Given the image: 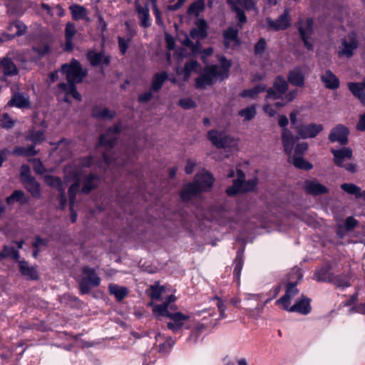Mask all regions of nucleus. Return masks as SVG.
Returning <instances> with one entry per match:
<instances>
[{"label": "nucleus", "instance_id": "16", "mask_svg": "<svg viewBox=\"0 0 365 365\" xmlns=\"http://www.w3.org/2000/svg\"><path fill=\"white\" fill-rule=\"evenodd\" d=\"M44 180L48 185L56 188L61 193L59 200L61 206L63 207L66 204V197L64 193L66 188L65 183L63 182L58 177L50 175H45Z\"/></svg>", "mask_w": 365, "mask_h": 365}, {"label": "nucleus", "instance_id": "38", "mask_svg": "<svg viewBox=\"0 0 365 365\" xmlns=\"http://www.w3.org/2000/svg\"><path fill=\"white\" fill-rule=\"evenodd\" d=\"M37 153L34 145H29L28 147L17 146L13 151L12 154L16 156L30 157L34 156Z\"/></svg>", "mask_w": 365, "mask_h": 365}, {"label": "nucleus", "instance_id": "13", "mask_svg": "<svg viewBox=\"0 0 365 365\" xmlns=\"http://www.w3.org/2000/svg\"><path fill=\"white\" fill-rule=\"evenodd\" d=\"M278 123L281 127L284 128L282 133V141L284 152L289 153L295 140L292 133L286 128L288 124V119L285 115H281Z\"/></svg>", "mask_w": 365, "mask_h": 365}, {"label": "nucleus", "instance_id": "53", "mask_svg": "<svg viewBox=\"0 0 365 365\" xmlns=\"http://www.w3.org/2000/svg\"><path fill=\"white\" fill-rule=\"evenodd\" d=\"M274 101L275 100L267 101L266 99L267 103L263 107L264 112L271 117L274 116L277 111V110L274 108V106L272 104V101Z\"/></svg>", "mask_w": 365, "mask_h": 365}, {"label": "nucleus", "instance_id": "21", "mask_svg": "<svg viewBox=\"0 0 365 365\" xmlns=\"http://www.w3.org/2000/svg\"><path fill=\"white\" fill-rule=\"evenodd\" d=\"M17 73V68L11 59L4 58L0 62V80H4L6 76Z\"/></svg>", "mask_w": 365, "mask_h": 365}, {"label": "nucleus", "instance_id": "19", "mask_svg": "<svg viewBox=\"0 0 365 365\" xmlns=\"http://www.w3.org/2000/svg\"><path fill=\"white\" fill-rule=\"evenodd\" d=\"M324 127L322 124L311 123L302 125L298 129V135L301 138H312L316 137Z\"/></svg>", "mask_w": 365, "mask_h": 365}, {"label": "nucleus", "instance_id": "47", "mask_svg": "<svg viewBox=\"0 0 365 365\" xmlns=\"http://www.w3.org/2000/svg\"><path fill=\"white\" fill-rule=\"evenodd\" d=\"M266 88L264 85H258L252 89L245 90L242 93V96L244 98L249 97L255 98L259 93L263 92Z\"/></svg>", "mask_w": 365, "mask_h": 365}, {"label": "nucleus", "instance_id": "31", "mask_svg": "<svg viewBox=\"0 0 365 365\" xmlns=\"http://www.w3.org/2000/svg\"><path fill=\"white\" fill-rule=\"evenodd\" d=\"M136 10L138 11V17L140 20L142 26L147 28L150 26V21L149 19V10L147 6H141L137 0L135 2Z\"/></svg>", "mask_w": 365, "mask_h": 365}, {"label": "nucleus", "instance_id": "17", "mask_svg": "<svg viewBox=\"0 0 365 365\" xmlns=\"http://www.w3.org/2000/svg\"><path fill=\"white\" fill-rule=\"evenodd\" d=\"M349 129L343 125H338L330 132L329 139L331 142H338L341 145L348 143Z\"/></svg>", "mask_w": 365, "mask_h": 365}, {"label": "nucleus", "instance_id": "60", "mask_svg": "<svg viewBox=\"0 0 365 365\" xmlns=\"http://www.w3.org/2000/svg\"><path fill=\"white\" fill-rule=\"evenodd\" d=\"M179 104L184 109H190L195 106V102L189 98L181 99L179 101Z\"/></svg>", "mask_w": 365, "mask_h": 365}, {"label": "nucleus", "instance_id": "6", "mask_svg": "<svg viewBox=\"0 0 365 365\" xmlns=\"http://www.w3.org/2000/svg\"><path fill=\"white\" fill-rule=\"evenodd\" d=\"M244 173L240 170H237V178L233 180L232 185L226 190L227 194L228 195H234L237 193L251 191L256 187L257 183V178H254L246 182L244 181Z\"/></svg>", "mask_w": 365, "mask_h": 365}, {"label": "nucleus", "instance_id": "49", "mask_svg": "<svg viewBox=\"0 0 365 365\" xmlns=\"http://www.w3.org/2000/svg\"><path fill=\"white\" fill-rule=\"evenodd\" d=\"M256 113V107L255 106L244 108L239 112V115L245 120H250L255 116Z\"/></svg>", "mask_w": 365, "mask_h": 365}, {"label": "nucleus", "instance_id": "1", "mask_svg": "<svg viewBox=\"0 0 365 365\" xmlns=\"http://www.w3.org/2000/svg\"><path fill=\"white\" fill-rule=\"evenodd\" d=\"M92 164V158L88 157L82 159L78 163V166L69 165L65 168V180L67 182L74 180L75 182L70 186L68 190L69 200H70V211H71V220L75 222L77 220V214L73 210L75 202V197L79 187L82 185V192H89L94 187L95 177L89 174H86L84 168L89 167Z\"/></svg>", "mask_w": 365, "mask_h": 365}, {"label": "nucleus", "instance_id": "51", "mask_svg": "<svg viewBox=\"0 0 365 365\" xmlns=\"http://www.w3.org/2000/svg\"><path fill=\"white\" fill-rule=\"evenodd\" d=\"M341 188L350 195L358 197L361 188L353 183H344L341 185Z\"/></svg>", "mask_w": 365, "mask_h": 365}, {"label": "nucleus", "instance_id": "37", "mask_svg": "<svg viewBox=\"0 0 365 365\" xmlns=\"http://www.w3.org/2000/svg\"><path fill=\"white\" fill-rule=\"evenodd\" d=\"M26 26L20 21L11 22L7 27L8 31L14 35V37L23 35L26 31Z\"/></svg>", "mask_w": 365, "mask_h": 365}, {"label": "nucleus", "instance_id": "36", "mask_svg": "<svg viewBox=\"0 0 365 365\" xmlns=\"http://www.w3.org/2000/svg\"><path fill=\"white\" fill-rule=\"evenodd\" d=\"M200 67V66L197 63V62L196 61L192 60L185 65L183 71H181L180 72L179 70L178 69L177 74L179 76L183 74V80L187 81L190 78L191 73H197Z\"/></svg>", "mask_w": 365, "mask_h": 365}, {"label": "nucleus", "instance_id": "63", "mask_svg": "<svg viewBox=\"0 0 365 365\" xmlns=\"http://www.w3.org/2000/svg\"><path fill=\"white\" fill-rule=\"evenodd\" d=\"M33 50L39 56H42L46 55L49 51V47L47 44H43L42 46H34Z\"/></svg>", "mask_w": 365, "mask_h": 365}, {"label": "nucleus", "instance_id": "18", "mask_svg": "<svg viewBox=\"0 0 365 365\" xmlns=\"http://www.w3.org/2000/svg\"><path fill=\"white\" fill-rule=\"evenodd\" d=\"M308 67L305 66L294 68L289 73V82L294 86H302L304 85V76L308 73Z\"/></svg>", "mask_w": 365, "mask_h": 365}, {"label": "nucleus", "instance_id": "40", "mask_svg": "<svg viewBox=\"0 0 365 365\" xmlns=\"http://www.w3.org/2000/svg\"><path fill=\"white\" fill-rule=\"evenodd\" d=\"M109 292L111 294L120 301L127 295L128 290L125 287L119 286L115 284H110L108 287Z\"/></svg>", "mask_w": 365, "mask_h": 365}, {"label": "nucleus", "instance_id": "43", "mask_svg": "<svg viewBox=\"0 0 365 365\" xmlns=\"http://www.w3.org/2000/svg\"><path fill=\"white\" fill-rule=\"evenodd\" d=\"M205 9L204 0H197L193 2L187 9L189 16H197Z\"/></svg>", "mask_w": 365, "mask_h": 365}, {"label": "nucleus", "instance_id": "46", "mask_svg": "<svg viewBox=\"0 0 365 365\" xmlns=\"http://www.w3.org/2000/svg\"><path fill=\"white\" fill-rule=\"evenodd\" d=\"M234 264H235L234 277H235V279L238 281L240 279V276L241 274V271L242 269V264H243L242 252H237Z\"/></svg>", "mask_w": 365, "mask_h": 365}, {"label": "nucleus", "instance_id": "28", "mask_svg": "<svg viewBox=\"0 0 365 365\" xmlns=\"http://www.w3.org/2000/svg\"><path fill=\"white\" fill-rule=\"evenodd\" d=\"M212 300L216 301V305L219 311V317L217 319H212L209 322H206V324H209L211 326H215L219 320L226 318L227 307L225 300H223L217 296L213 297Z\"/></svg>", "mask_w": 365, "mask_h": 365}, {"label": "nucleus", "instance_id": "2", "mask_svg": "<svg viewBox=\"0 0 365 365\" xmlns=\"http://www.w3.org/2000/svg\"><path fill=\"white\" fill-rule=\"evenodd\" d=\"M61 72L65 73L68 83H59L57 88V96L59 101L68 102L71 96L80 101L81 95L77 92L75 83L82 81L86 73L82 69L80 63L73 59L69 64L62 66Z\"/></svg>", "mask_w": 365, "mask_h": 365}, {"label": "nucleus", "instance_id": "5", "mask_svg": "<svg viewBox=\"0 0 365 365\" xmlns=\"http://www.w3.org/2000/svg\"><path fill=\"white\" fill-rule=\"evenodd\" d=\"M149 305L153 307V312L155 316L166 317L170 319L168 322L167 327L173 332H176L182 329L190 319V315L189 314H185L180 312H171L170 310H168V304L157 305L150 302Z\"/></svg>", "mask_w": 365, "mask_h": 365}, {"label": "nucleus", "instance_id": "56", "mask_svg": "<svg viewBox=\"0 0 365 365\" xmlns=\"http://www.w3.org/2000/svg\"><path fill=\"white\" fill-rule=\"evenodd\" d=\"M1 124L4 128H10L14 126V121L6 113L3 114L1 119Z\"/></svg>", "mask_w": 365, "mask_h": 365}, {"label": "nucleus", "instance_id": "35", "mask_svg": "<svg viewBox=\"0 0 365 365\" xmlns=\"http://www.w3.org/2000/svg\"><path fill=\"white\" fill-rule=\"evenodd\" d=\"M76 33V29L75 28V26L70 22L67 23L65 29L66 45L64 49L66 51H70L73 49V44L72 42V39Z\"/></svg>", "mask_w": 365, "mask_h": 365}, {"label": "nucleus", "instance_id": "59", "mask_svg": "<svg viewBox=\"0 0 365 365\" xmlns=\"http://www.w3.org/2000/svg\"><path fill=\"white\" fill-rule=\"evenodd\" d=\"M32 177L30 175V169L28 165H23L21 169V179L22 182H25Z\"/></svg>", "mask_w": 365, "mask_h": 365}, {"label": "nucleus", "instance_id": "14", "mask_svg": "<svg viewBox=\"0 0 365 365\" xmlns=\"http://www.w3.org/2000/svg\"><path fill=\"white\" fill-rule=\"evenodd\" d=\"M288 88V83L284 78L277 77L274 81L273 88L267 91V100H279L282 97Z\"/></svg>", "mask_w": 365, "mask_h": 365}, {"label": "nucleus", "instance_id": "3", "mask_svg": "<svg viewBox=\"0 0 365 365\" xmlns=\"http://www.w3.org/2000/svg\"><path fill=\"white\" fill-rule=\"evenodd\" d=\"M220 66H207L203 75L196 79V86L198 88H205L211 85L215 81L222 80L228 77L229 70L231 66L230 61L225 57L220 58Z\"/></svg>", "mask_w": 365, "mask_h": 365}, {"label": "nucleus", "instance_id": "7", "mask_svg": "<svg viewBox=\"0 0 365 365\" xmlns=\"http://www.w3.org/2000/svg\"><path fill=\"white\" fill-rule=\"evenodd\" d=\"M207 138L217 148L238 149V140L230 138L224 132L210 130Z\"/></svg>", "mask_w": 365, "mask_h": 365}, {"label": "nucleus", "instance_id": "32", "mask_svg": "<svg viewBox=\"0 0 365 365\" xmlns=\"http://www.w3.org/2000/svg\"><path fill=\"white\" fill-rule=\"evenodd\" d=\"M348 86L351 93L365 106V81L361 84L349 83Z\"/></svg>", "mask_w": 365, "mask_h": 365}, {"label": "nucleus", "instance_id": "52", "mask_svg": "<svg viewBox=\"0 0 365 365\" xmlns=\"http://www.w3.org/2000/svg\"><path fill=\"white\" fill-rule=\"evenodd\" d=\"M0 256L1 257H9L14 259H19V251L16 250L14 247L5 246L3 252L0 254Z\"/></svg>", "mask_w": 365, "mask_h": 365}, {"label": "nucleus", "instance_id": "55", "mask_svg": "<svg viewBox=\"0 0 365 365\" xmlns=\"http://www.w3.org/2000/svg\"><path fill=\"white\" fill-rule=\"evenodd\" d=\"M93 115L96 118H111L114 115V113L110 112L107 108H103L102 110H94Z\"/></svg>", "mask_w": 365, "mask_h": 365}, {"label": "nucleus", "instance_id": "64", "mask_svg": "<svg viewBox=\"0 0 365 365\" xmlns=\"http://www.w3.org/2000/svg\"><path fill=\"white\" fill-rule=\"evenodd\" d=\"M356 129L359 131L365 130V113L360 115L359 123L356 125Z\"/></svg>", "mask_w": 365, "mask_h": 365}, {"label": "nucleus", "instance_id": "9", "mask_svg": "<svg viewBox=\"0 0 365 365\" xmlns=\"http://www.w3.org/2000/svg\"><path fill=\"white\" fill-rule=\"evenodd\" d=\"M308 148V145L306 143H302L295 147L294 153L292 155V151L289 155V161L296 167L300 169L310 170L312 168V165L306 161L301 155L306 152ZM292 150V148L291 149Z\"/></svg>", "mask_w": 365, "mask_h": 365}, {"label": "nucleus", "instance_id": "8", "mask_svg": "<svg viewBox=\"0 0 365 365\" xmlns=\"http://www.w3.org/2000/svg\"><path fill=\"white\" fill-rule=\"evenodd\" d=\"M334 155V163L339 167H343L351 173L356 172V165L352 163L344 164L345 161L352 158V150L350 148L344 147L340 149H331Z\"/></svg>", "mask_w": 365, "mask_h": 365}, {"label": "nucleus", "instance_id": "54", "mask_svg": "<svg viewBox=\"0 0 365 365\" xmlns=\"http://www.w3.org/2000/svg\"><path fill=\"white\" fill-rule=\"evenodd\" d=\"M174 344L175 341L172 338L168 339L165 343L160 345V352L163 354L168 353L171 349Z\"/></svg>", "mask_w": 365, "mask_h": 365}, {"label": "nucleus", "instance_id": "24", "mask_svg": "<svg viewBox=\"0 0 365 365\" xmlns=\"http://www.w3.org/2000/svg\"><path fill=\"white\" fill-rule=\"evenodd\" d=\"M119 131L120 125H116L113 130H109L106 134L102 135L100 138L99 145L104 147L106 150L113 148L115 141L114 135Z\"/></svg>", "mask_w": 365, "mask_h": 365}, {"label": "nucleus", "instance_id": "10", "mask_svg": "<svg viewBox=\"0 0 365 365\" xmlns=\"http://www.w3.org/2000/svg\"><path fill=\"white\" fill-rule=\"evenodd\" d=\"M227 3L231 6L232 10L236 13L239 22L243 24L246 22L247 18L244 14L242 9L246 10H254L257 12L256 1L255 0H237L232 1V0H227Z\"/></svg>", "mask_w": 365, "mask_h": 365}, {"label": "nucleus", "instance_id": "29", "mask_svg": "<svg viewBox=\"0 0 365 365\" xmlns=\"http://www.w3.org/2000/svg\"><path fill=\"white\" fill-rule=\"evenodd\" d=\"M87 56L90 63L93 66L101 63L108 65L110 63L109 56H106L103 53H97L91 51L88 53Z\"/></svg>", "mask_w": 365, "mask_h": 365}, {"label": "nucleus", "instance_id": "25", "mask_svg": "<svg viewBox=\"0 0 365 365\" xmlns=\"http://www.w3.org/2000/svg\"><path fill=\"white\" fill-rule=\"evenodd\" d=\"M311 310L309 299L307 297H302L297 300L293 306H290L287 311L296 312L302 314H307Z\"/></svg>", "mask_w": 365, "mask_h": 365}, {"label": "nucleus", "instance_id": "39", "mask_svg": "<svg viewBox=\"0 0 365 365\" xmlns=\"http://www.w3.org/2000/svg\"><path fill=\"white\" fill-rule=\"evenodd\" d=\"M26 189L36 198H40L41 191L39 184L34 180V178L29 179L24 182Z\"/></svg>", "mask_w": 365, "mask_h": 365}, {"label": "nucleus", "instance_id": "11", "mask_svg": "<svg viewBox=\"0 0 365 365\" xmlns=\"http://www.w3.org/2000/svg\"><path fill=\"white\" fill-rule=\"evenodd\" d=\"M83 274L84 277L80 284L81 291L83 294L88 293L91 287H96L100 284L101 279L98 277L93 269L85 267L83 270Z\"/></svg>", "mask_w": 365, "mask_h": 365}, {"label": "nucleus", "instance_id": "50", "mask_svg": "<svg viewBox=\"0 0 365 365\" xmlns=\"http://www.w3.org/2000/svg\"><path fill=\"white\" fill-rule=\"evenodd\" d=\"M314 277L318 281H327L331 279L329 269L328 267H322L315 272Z\"/></svg>", "mask_w": 365, "mask_h": 365}, {"label": "nucleus", "instance_id": "57", "mask_svg": "<svg viewBox=\"0 0 365 365\" xmlns=\"http://www.w3.org/2000/svg\"><path fill=\"white\" fill-rule=\"evenodd\" d=\"M33 164L34 171L38 174H42L45 172L44 166L38 159H33L31 160Z\"/></svg>", "mask_w": 365, "mask_h": 365}, {"label": "nucleus", "instance_id": "27", "mask_svg": "<svg viewBox=\"0 0 365 365\" xmlns=\"http://www.w3.org/2000/svg\"><path fill=\"white\" fill-rule=\"evenodd\" d=\"M267 23L269 26L274 30L285 29L289 25L287 10H285L284 13L275 21L267 19Z\"/></svg>", "mask_w": 365, "mask_h": 365}, {"label": "nucleus", "instance_id": "62", "mask_svg": "<svg viewBox=\"0 0 365 365\" xmlns=\"http://www.w3.org/2000/svg\"><path fill=\"white\" fill-rule=\"evenodd\" d=\"M266 48V42L264 39L261 38L256 43L255 46V52L256 54H261Z\"/></svg>", "mask_w": 365, "mask_h": 365}, {"label": "nucleus", "instance_id": "26", "mask_svg": "<svg viewBox=\"0 0 365 365\" xmlns=\"http://www.w3.org/2000/svg\"><path fill=\"white\" fill-rule=\"evenodd\" d=\"M9 106H15L19 108H26L29 107V100L28 96L23 93L13 94L11 100L7 104Z\"/></svg>", "mask_w": 365, "mask_h": 365}, {"label": "nucleus", "instance_id": "30", "mask_svg": "<svg viewBox=\"0 0 365 365\" xmlns=\"http://www.w3.org/2000/svg\"><path fill=\"white\" fill-rule=\"evenodd\" d=\"M325 86L330 89H336L339 86L338 78L330 71H327L321 77Z\"/></svg>", "mask_w": 365, "mask_h": 365}, {"label": "nucleus", "instance_id": "15", "mask_svg": "<svg viewBox=\"0 0 365 365\" xmlns=\"http://www.w3.org/2000/svg\"><path fill=\"white\" fill-rule=\"evenodd\" d=\"M313 21L312 19H307L305 21H300L299 26V31L303 39L304 46L308 49H312L313 47L312 40L311 38L312 32Z\"/></svg>", "mask_w": 365, "mask_h": 365}, {"label": "nucleus", "instance_id": "61", "mask_svg": "<svg viewBox=\"0 0 365 365\" xmlns=\"http://www.w3.org/2000/svg\"><path fill=\"white\" fill-rule=\"evenodd\" d=\"M150 1H151L153 7V12H154V14L156 18V22L158 24L162 26L163 24V23L162 19L160 18V11L157 7L156 0H150Z\"/></svg>", "mask_w": 365, "mask_h": 365}, {"label": "nucleus", "instance_id": "44", "mask_svg": "<svg viewBox=\"0 0 365 365\" xmlns=\"http://www.w3.org/2000/svg\"><path fill=\"white\" fill-rule=\"evenodd\" d=\"M15 202H19L21 204H24L26 200L24 197V193L21 190H15L10 196L6 198V202L11 205Z\"/></svg>", "mask_w": 365, "mask_h": 365}, {"label": "nucleus", "instance_id": "12", "mask_svg": "<svg viewBox=\"0 0 365 365\" xmlns=\"http://www.w3.org/2000/svg\"><path fill=\"white\" fill-rule=\"evenodd\" d=\"M357 47L358 41L356 34L354 32H351L342 39L341 47L339 51V56L349 58L353 56Z\"/></svg>", "mask_w": 365, "mask_h": 365}, {"label": "nucleus", "instance_id": "34", "mask_svg": "<svg viewBox=\"0 0 365 365\" xmlns=\"http://www.w3.org/2000/svg\"><path fill=\"white\" fill-rule=\"evenodd\" d=\"M19 269L21 273L30 279H37L38 272L35 267H30L25 261H19Z\"/></svg>", "mask_w": 365, "mask_h": 365}, {"label": "nucleus", "instance_id": "48", "mask_svg": "<svg viewBox=\"0 0 365 365\" xmlns=\"http://www.w3.org/2000/svg\"><path fill=\"white\" fill-rule=\"evenodd\" d=\"M165 292V287L164 286H153L151 287L150 297L154 300H162Z\"/></svg>", "mask_w": 365, "mask_h": 365}, {"label": "nucleus", "instance_id": "33", "mask_svg": "<svg viewBox=\"0 0 365 365\" xmlns=\"http://www.w3.org/2000/svg\"><path fill=\"white\" fill-rule=\"evenodd\" d=\"M238 29L233 27H229L224 33L225 45L226 47L232 44L237 46L239 43L237 38Z\"/></svg>", "mask_w": 365, "mask_h": 365}, {"label": "nucleus", "instance_id": "45", "mask_svg": "<svg viewBox=\"0 0 365 365\" xmlns=\"http://www.w3.org/2000/svg\"><path fill=\"white\" fill-rule=\"evenodd\" d=\"M168 75L165 72L157 73L153 81L152 90L158 91L161 88V86L164 81L167 79Z\"/></svg>", "mask_w": 365, "mask_h": 365}, {"label": "nucleus", "instance_id": "58", "mask_svg": "<svg viewBox=\"0 0 365 365\" xmlns=\"http://www.w3.org/2000/svg\"><path fill=\"white\" fill-rule=\"evenodd\" d=\"M130 41V38H128L127 39H124L122 37H118V45L120 48V53L124 54L127 48H128L129 43Z\"/></svg>", "mask_w": 365, "mask_h": 365}, {"label": "nucleus", "instance_id": "22", "mask_svg": "<svg viewBox=\"0 0 365 365\" xmlns=\"http://www.w3.org/2000/svg\"><path fill=\"white\" fill-rule=\"evenodd\" d=\"M298 294V289L294 284H289L285 294L276 301V304H281L285 310L290 307L291 301Z\"/></svg>", "mask_w": 365, "mask_h": 365}, {"label": "nucleus", "instance_id": "41", "mask_svg": "<svg viewBox=\"0 0 365 365\" xmlns=\"http://www.w3.org/2000/svg\"><path fill=\"white\" fill-rule=\"evenodd\" d=\"M70 10L73 18L75 20L87 19V11L82 6L77 4H73L70 6Z\"/></svg>", "mask_w": 365, "mask_h": 365}, {"label": "nucleus", "instance_id": "42", "mask_svg": "<svg viewBox=\"0 0 365 365\" xmlns=\"http://www.w3.org/2000/svg\"><path fill=\"white\" fill-rule=\"evenodd\" d=\"M26 140L31 141L34 146L44 140V133L42 130H32L26 135Z\"/></svg>", "mask_w": 365, "mask_h": 365}, {"label": "nucleus", "instance_id": "4", "mask_svg": "<svg viewBox=\"0 0 365 365\" xmlns=\"http://www.w3.org/2000/svg\"><path fill=\"white\" fill-rule=\"evenodd\" d=\"M214 178L206 170L198 173L192 183L187 184L181 192V198L183 201H187L193 196L208 191L212 186Z\"/></svg>", "mask_w": 365, "mask_h": 365}, {"label": "nucleus", "instance_id": "20", "mask_svg": "<svg viewBox=\"0 0 365 365\" xmlns=\"http://www.w3.org/2000/svg\"><path fill=\"white\" fill-rule=\"evenodd\" d=\"M306 192L312 195H319L327 193L328 188L321 184L317 179L308 180L304 182Z\"/></svg>", "mask_w": 365, "mask_h": 365}, {"label": "nucleus", "instance_id": "23", "mask_svg": "<svg viewBox=\"0 0 365 365\" xmlns=\"http://www.w3.org/2000/svg\"><path fill=\"white\" fill-rule=\"evenodd\" d=\"M195 27L190 31L192 39L200 40L206 37L207 24L203 19H198L195 23Z\"/></svg>", "mask_w": 365, "mask_h": 365}]
</instances>
